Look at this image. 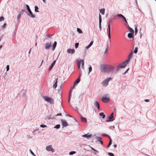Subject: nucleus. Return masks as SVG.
Wrapping results in <instances>:
<instances>
[{"label":"nucleus","mask_w":156,"mask_h":156,"mask_svg":"<svg viewBox=\"0 0 156 156\" xmlns=\"http://www.w3.org/2000/svg\"><path fill=\"white\" fill-rule=\"evenodd\" d=\"M115 67L113 66L107 64H101L100 65V70L102 72L116 73L119 71L116 72V69L115 70Z\"/></svg>","instance_id":"f257e3e1"},{"label":"nucleus","mask_w":156,"mask_h":156,"mask_svg":"<svg viewBox=\"0 0 156 156\" xmlns=\"http://www.w3.org/2000/svg\"><path fill=\"white\" fill-rule=\"evenodd\" d=\"M130 59L128 58L122 63L119 64L116 67V72L119 71L121 68H124L127 66Z\"/></svg>","instance_id":"f03ea898"},{"label":"nucleus","mask_w":156,"mask_h":156,"mask_svg":"<svg viewBox=\"0 0 156 156\" xmlns=\"http://www.w3.org/2000/svg\"><path fill=\"white\" fill-rule=\"evenodd\" d=\"M112 79V78L111 77H108L102 81L101 84L103 86L106 87L108 85L109 81Z\"/></svg>","instance_id":"7ed1b4c3"},{"label":"nucleus","mask_w":156,"mask_h":156,"mask_svg":"<svg viewBox=\"0 0 156 156\" xmlns=\"http://www.w3.org/2000/svg\"><path fill=\"white\" fill-rule=\"evenodd\" d=\"M43 97L45 101L49 102L51 104L54 103V101L51 98L45 96H44Z\"/></svg>","instance_id":"20e7f679"},{"label":"nucleus","mask_w":156,"mask_h":156,"mask_svg":"<svg viewBox=\"0 0 156 156\" xmlns=\"http://www.w3.org/2000/svg\"><path fill=\"white\" fill-rule=\"evenodd\" d=\"M114 113L113 112L110 115L108 116V119L107 120L105 121L106 122H109L113 121L114 120Z\"/></svg>","instance_id":"39448f33"},{"label":"nucleus","mask_w":156,"mask_h":156,"mask_svg":"<svg viewBox=\"0 0 156 156\" xmlns=\"http://www.w3.org/2000/svg\"><path fill=\"white\" fill-rule=\"evenodd\" d=\"M46 149L48 151H51L54 152L55 151V150L52 147L51 145H49L46 147Z\"/></svg>","instance_id":"423d86ee"},{"label":"nucleus","mask_w":156,"mask_h":156,"mask_svg":"<svg viewBox=\"0 0 156 156\" xmlns=\"http://www.w3.org/2000/svg\"><path fill=\"white\" fill-rule=\"evenodd\" d=\"M109 100V99L108 98H107L106 95H104L102 98V101L104 102L107 103Z\"/></svg>","instance_id":"0eeeda50"},{"label":"nucleus","mask_w":156,"mask_h":156,"mask_svg":"<svg viewBox=\"0 0 156 156\" xmlns=\"http://www.w3.org/2000/svg\"><path fill=\"white\" fill-rule=\"evenodd\" d=\"M52 45L51 42L46 43L44 46V48L46 49H49L51 47Z\"/></svg>","instance_id":"6e6552de"},{"label":"nucleus","mask_w":156,"mask_h":156,"mask_svg":"<svg viewBox=\"0 0 156 156\" xmlns=\"http://www.w3.org/2000/svg\"><path fill=\"white\" fill-rule=\"evenodd\" d=\"M61 121L62 122V124L63 126V128L66 127L68 126V124L66 120L61 119Z\"/></svg>","instance_id":"1a4fd4ad"},{"label":"nucleus","mask_w":156,"mask_h":156,"mask_svg":"<svg viewBox=\"0 0 156 156\" xmlns=\"http://www.w3.org/2000/svg\"><path fill=\"white\" fill-rule=\"evenodd\" d=\"M99 28L100 30H101V23L102 22L101 16L100 14L99 15Z\"/></svg>","instance_id":"9d476101"},{"label":"nucleus","mask_w":156,"mask_h":156,"mask_svg":"<svg viewBox=\"0 0 156 156\" xmlns=\"http://www.w3.org/2000/svg\"><path fill=\"white\" fill-rule=\"evenodd\" d=\"M94 136L96 137L97 142H99L102 145L103 144V142L101 140L102 139V138L100 137H98L96 136V135H94Z\"/></svg>","instance_id":"9b49d317"},{"label":"nucleus","mask_w":156,"mask_h":156,"mask_svg":"<svg viewBox=\"0 0 156 156\" xmlns=\"http://www.w3.org/2000/svg\"><path fill=\"white\" fill-rule=\"evenodd\" d=\"M67 51L68 54H73L75 52V50L74 49L69 48L67 49Z\"/></svg>","instance_id":"f8f14e48"},{"label":"nucleus","mask_w":156,"mask_h":156,"mask_svg":"<svg viewBox=\"0 0 156 156\" xmlns=\"http://www.w3.org/2000/svg\"><path fill=\"white\" fill-rule=\"evenodd\" d=\"M56 60H55L51 63V65H50V66L49 67V69H48V70L49 71L51 70L52 69V68H53V66L55 65V63H56Z\"/></svg>","instance_id":"ddd939ff"},{"label":"nucleus","mask_w":156,"mask_h":156,"mask_svg":"<svg viewBox=\"0 0 156 156\" xmlns=\"http://www.w3.org/2000/svg\"><path fill=\"white\" fill-rule=\"evenodd\" d=\"M58 78H55V82L54 84H53V87L54 89L56 88L57 86V83H58Z\"/></svg>","instance_id":"4468645a"},{"label":"nucleus","mask_w":156,"mask_h":156,"mask_svg":"<svg viewBox=\"0 0 156 156\" xmlns=\"http://www.w3.org/2000/svg\"><path fill=\"white\" fill-rule=\"evenodd\" d=\"M81 75V74H80V76L79 78L77 79L74 82V85H76L77 84H78L80 81V76Z\"/></svg>","instance_id":"2eb2a0df"},{"label":"nucleus","mask_w":156,"mask_h":156,"mask_svg":"<svg viewBox=\"0 0 156 156\" xmlns=\"http://www.w3.org/2000/svg\"><path fill=\"white\" fill-rule=\"evenodd\" d=\"M94 105L97 107L98 109L100 110V105L98 102L95 101L94 103Z\"/></svg>","instance_id":"dca6fc26"},{"label":"nucleus","mask_w":156,"mask_h":156,"mask_svg":"<svg viewBox=\"0 0 156 156\" xmlns=\"http://www.w3.org/2000/svg\"><path fill=\"white\" fill-rule=\"evenodd\" d=\"M92 136V135L91 134H89V135H87V134L83 135L82 136L83 137L86 138L87 139H88L89 138H91Z\"/></svg>","instance_id":"f3484780"},{"label":"nucleus","mask_w":156,"mask_h":156,"mask_svg":"<svg viewBox=\"0 0 156 156\" xmlns=\"http://www.w3.org/2000/svg\"><path fill=\"white\" fill-rule=\"evenodd\" d=\"M80 119L81 121L82 122H87V119L86 118H84L82 117V116H81Z\"/></svg>","instance_id":"a211bd4d"},{"label":"nucleus","mask_w":156,"mask_h":156,"mask_svg":"<svg viewBox=\"0 0 156 156\" xmlns=\"http://www.w3.org/2000/svg\"><path fill=\"white\" fill-rule=\"evenodd\" d=\"M57 44V42L56 41H55L54 42V44L53 45V46H52V50L53 51H54L55 50V48Z\"/></svg>","instance_id":"6ab92c4d"},{"label":"nucleus","mask_w":156,"mask_h":156,"mask_svg":"<svg viewBox=\"0 0 156 156\" xmlns=\"http://www.w3.org/2000/svg\"><path fill=\"white\" fill-rule=\"evenodd\" d=\"M28 12L29 13V14H28V15L30 17L32 18H35V16L34 14H33L31 11L29 12Z\"/></svg>","instance_id":"aec40b11"},{"label":"nucleus","mask_w":156,"mask_h":156,"mask_svg":"<svg viewBox=\"0 0 156 156\" xmlns=\"http://www.w3.org/2000/svg\"><path fill=\"white\" fill-rule=\"evenodd\" d=\"M112 23L111 21H110L109 23L108 24V33H111V26L110 24Z\"/></svg>","instance_id":"412c9836"},{"label":"nucleus","mask_w":156,"mask_h":156,"mask_svg":"<svg viewBox=\"0 0 156 156\" xmlns=\"http://www.w3.org/2000/svg\"><path fill=\"white\" fill-rule=\"evenodd\" d=\"M51 115H50L49 116H46L44 119H48V120H50V119H54V118H51Z\"/></svg>","instance_id":"4be33fe9"},{"label":"nucleus","mask_w":156,"mask_h":156,"mask_svg":"<svg viewBox=\"0 0 156 156\" xmlns=\"http://www.w3.org/2000/svg\"><path fill=\"white\" fill-rule=\"evenodd\" d=\"M82 60L78 61L77 63V65L79 69L80 68L81 64V63Z\"/></svg>","instance_id":"5701e85b"},{"label":"nucleus","mask_w":156,"mask_h":156,"mask_svg":"<svg viewBox=\"0 0 156 156\" xmlns=\"http://www.w3.org/2000/svg\"><path fill=\"white\" fill-rule=\"evenodd\" d=\"M133 33H128V37L130 38H133Z\"/></svg>","instance_id":"b1692460"},{"label":"nucleus","mask_w":156,"mask_h":156,"mask_svg":"<svg viewBox=\"0 0 156 156\" xmlns=\"http://www.w3.org/2000/svg\"><path fill=\"white\" fill-rule=\"evenodd\" d=\"M128 28L129 29V31L130 32V33L134 34V30L132 28H131L129 26L128 27Z\"/></svg>","instance_id":"393cba45"},{"label":"nucleus","mask_w":156,"mask_h":156,"mask_svg":"<svg viewBox=\"0 0 156 156\" xmlns=\"http://www.w3.org/2000/svg\"><path fill=\"white\" fill-rule=\"evenodd\" d=\"M99 115L102 117V119H104L105 117V115L103 112H101L99 114Z\"/></svg>","instance_id":"a878e982"},{"label":"nucleus","mask_w":156,"mask_h":156,"mask_svg":"<svg viewBox=\"0 0 156 156\" xmlns=\"http://www.w3.org/2000/svg\"><path fill=\"white\" fill-rule=\"evenodd\" d=\"M38 7L37 6H35L34 7V11L36 12H39Z\"/></svg>","instance_id":"bb28decb"},{"label":"nucleus","mask_w":156,"mask_h":156,"mask_svg":"<svg viewBox=\"0 0 156 156\" xmlns=\"http://www.w3.org/2000/svg\"><path fill=\"white\" fill-rule=\"evenodd\" d=\"M100 12L101 14L104 15L105 14V9H100Z\"/></svg>","instance_id":"cd10ccee"},{"label":"nucleus","mask_w":156,"mask_h":156,"mask_svg":"<svg viewBox=\"0 0 156 156\" xmlns=\"http://www.w3.org/2000/svg\"><path fill=\"white\" fill-rule=\"evenodd\" d=\"M81 64H82V66H81L82 69H84V61L83 60H82Z\"/></svg>","instance_id":"c85d7f7f"},{"label":"nucleus","mask_w":156,"mask_h":156,"mask_svg":"<svg viewBox=\"0 0 156 156\" xmlns=\"http://www.w3.org/2000/svg\"><path fill=\"white\" fill-rule=\"evenodd\" d=\"M133 52L132 51L129 54L128 56V58L131 59L132 57Z\"/></svg>","instance_id":"c756f323"},{"label":"nucleus","mask_w":156,"mask_h":156,"mask_svg":"<svg viewBox=\"0 0 156 156\" xmlns=\"http://www.w3.org/2000/svg\"><path fill=\"white\" fill-rule=\"evenodd\" d=\"M77 31L80 34L82 33V30L79 28H77Z\"/></svg>","instance_id":"7c9ffc66"},{"label":"nucleus","mask_w":156,"mask_h":156,"mask_svg":"<svg viewBox=\"0 0 156 156\" xmlns=\"http://www.w3.org/2000/svg\"><path fill=\"white\" fill-rule=\"evenodd\" d=\"M135 35H136V34L138 32V30H137V26L135 25Z\"/></svg>","instance_id":"2f4dec72"},{"label":"nucleus","mask_w":156,"mask_h":156,"mask_svg":"<svg viewBox=\"0 0 156 156\" xmlns=\"http://www.w3.org/2000/svg\"><path fill=\"white\" fill-rule=\"evenodd\" d=\"M60 124H58L56 125L54 127V128L58 129L60 128Z\"/></svg>","instance_id":"473e14b6"},{"label":"nucleus","mask_w":156,"mask_h":156,"mask_svg":"<svg viewBox=\"0 0 156 156\" xmlns=\"http://www.w3.org/2000/svg\"><path fill=\"white\" fill-rule=\"evenodd\" d=\"M76 153V151H71L69 153V154L70 155H73Z\"/></svg>","instance_id":"72a5a7b5"},{"label":"nucleus","mask_w":156,"mask_h":156,"mask_svg":"<svg viewBox=\"0 0 156 156\" xmlns=\"http://www.w3.org/2000/svg\"><path fill=\"white\" fill-rule=\"evenodd\" d=\"M92 68L91 66H90L89 67L88 69V74H89L92 71Z\"/></svg>","instance_id":"f704fd0d"},{"label":"nucleus","mask_w":156,"mask_h":156,"mask_svg":"<svg viewBox=\"0 0 156 156\" xmlns=\"http://www.w3.org/2000/svg\"><path fill=\"white\" fill-rule=\"evenodd\" d=\"M4 20V18L3 16L0 17V22H2Z\"/></svg>","instance_id":"c9c22d12"},{"label":"nucleus","mask_w":156,"mask_h":156,"mask_svg":"<svg viewBox=\"0 0 156 156\" xmlns=\"http://www.w3.org/2000/svg\"><path fill=\"white\" fill-rule=\"evenodd\" d=\"M137 49H138V48L137 47H136L135 48V50H134L133 52L135 54L137 52V51H138Z\"/></svg>","instance_id":"e433bc0d"},{"label":"nucleus","mask_w":156,"mask_h":156,"mask_svg":"<svg viewBox=\"0 0 156 156\" xmlns=\"http://www.w3.org/2000/svg\"><path fill=\"white\" fill-rule=\"evenodd\" d=\"M79 45V43H76L75 44V46L76 48H78Z\"/></svg>","instance_id":"4c0bfd02"},{"label":"nucleus","mask_w":156,"mask_h":156,"mask_svg":"<svg viewBox=\"0 0 156 156\" xmlns=\"http://www.w3.org/2000/svg\"><path fill=\"white\" fill-rule=\"evenodd\" d=\"M129 69V68H128L123 73H122L123 75H125L128 72Z\"/></svg>","instance_id":"58836bf2"},{"label":"nucleus","mask_w":156,"mask_h":156,"mask_svg":"<svg viewBox=\"0 0 156 156\" xmlns=\"http://www.w3.org/2000/svg\"><path fill=\"white\" fill-rule=\"evenodd\" d=\"M108 155L109 156H115L114 154L113 153L111 152L108 153Z\"/></svg>","instance_id":"ea45409f"},{"label":"nucleus","mask_w":156,"mask_h":156,"mask_svg":"<svg viewBox=\"0 0 156 156\" xmlns=\"http://www.w3.org/2000/svg\"><path fill=\"white\" fill-rule=\"evenodd\" d=\"M40 127L42 128H45V127H47V126L46 125L41 124L40 125Z\"/></svg>","instance_id":"a19ab883"},{"label":"nucleus","mask_w":156,"mask_h":156,"mask_svg":"<svg viewBox=\"0 0 156 156\" xmlns=\"http://www.w3.org/2000/svg\"><path fill=\"white\" fill-rule=\"evenodd\" d=\"M90 148L91 149V150H93L94 151H95L97 153L98 152V151H97L96 149H94V148H93L92 147H90Z\"/></svg>","instance_id":"79ce46f5"},{"label":"nucleus","mask_w":156,"mask_h":156,"mask_svg":"<svg viewBox=\"0 0 156 156\" xmlns=\"http://www.w3.org/2000/svg\"><path fill=\"white\" fill-rule=\"evenodd\" d=\"M102 135L103 136H106L108 137H109V136L106 134H102Z\"/></svg>","instance_id":"37998d69"},{"label":"nucleus","mask_w":156,"mask_h":156,"mask_svg":"<svg viewBox=\"0 0 156 156\" xmlns=\"http://www.w3.org/2000/svg\"><path fill=\"white\" fill-rule=\"evenodd\" d=\"M30 151L31 154L34 156H36L35 154L33 153V152L31 150H30Z\"/></svg>","instance_id":"c03bdc74"},{"label":"nucleus","mask_w":156,"mask_h":156,"mask_svg":"<svg viewBox=\"0 0 156 156\" xmlns=\"http://www.w3.org/2000/svg\"><path fill=\"white\" fill-rule=\"evenodd\" d=\"M126 23H127V20L126 19V18L123 16V17L122 18Z\"/></svg>","instance_id":"a18cd8bd"},{"label":"nucleus","mask_w":156,"mask_h":156,"mask_svg":"<svg viewBox=\"0 0 156 156\" xmlns=\"http://www.w3.org/2000/svg\"><path fill=\"white\" fill-rule=\"evenodd\" d=\"M126 23H127V20L126 19V18L123 16V17L122 18Z\"/></svg>","instance_id":"49530a36"},{"label":"nucleus","mask_w":156,"mask_h":156,"mask_svg":"<svg viewBox=\"0 0 156 156\" xmlns=\"http://www.w3.org/2000/svg\"><path fill=\"white\" fill-rule=\"evenodd\" d=\"M25 11L24 10H22L20 12V13H19L20 14H21V15H22V14H23V12H25Z\"/></svg>","instance_id":"de8ad7c7"},{"label":"nucleus","mask_w":156,"mask_h":156,"mask_svg":"<svg viewBox=\"0 0 156 156\" xmlns=\"http://www.w3.org/2000/svg\"><path fill=\"white\" fill-rule=\"evenodd\" d=\"M112 143L111 142H109L108 144L107 145V148H109L111 146V145L112 144Z\"/></svg>","instance_id":"09e8293b"},{"label":"nucleus","mask_w":156,"mask_h":156,"mask_svg":"<svg viewBox=\"0 0 156 156\" xmlns=\"http://www.w3.org/2000/svg\"><path fill=\"white\" fill-rule=\"evenodd\" d=\"M117 16L118 17L120 18H122L123 16V15L121 14H118Z\"/></svg>","instance_id":"8fccbe9b"},{"label":"nucleus","mask_w":156,"mask_h":156,"mask_svg":"<svg viewBox=\"0 0 156 156\" xmlns=\"http://www.w3.org/2000/svg\"><path fill=\"white\" fill-rule=\"evenodd\" d=\"M46 36L48 38H51V36L49 34H47L46 35Z\"/></svg>","instance_id":"3c124183"},{"label":"nucleus","mask_w":156,"mask_h":156,"mask_svg":"<svg viewBox=\"0 0 156 156\" xmlns=\"http://www.w3.org/2000/svg\"><path fill=\"white\" fill-rule=\"evenodd\" d=\"M9 69V65H8L6 66V71H8Z\"/></svg>","instance_id":"603ef678"},{"label":"nucleus","mask_w":156,"mask_h":156,"mask_svg":"<svg viewBox=\"0 0 156 156\" xmlns=\"http://www.w3.org/2000/svg\"><path fill=\"white\" fill-rule=\"evenodd\" d=\"M93 41H91L89 44L88 45L90 47L93 44Z\"/></svg>","instance_id":"864d4df0"},{"label":"nucleus","mask_w":156,"mask_h":156,"mask_svg":"<svg viewBox=\"0 0 156 156\" xmlns=\"http://www.w3.org/2000/svg\"><path fill=\"white\" fill-rule=\"evenodd\" d=\"M21 16V14H20L19 13V14L18 15V16H17V19L18 20H19L20 19V17Z\"/></svg>","instance_id":"5fc2aeb1"},{"label":"nucleus","mask_w":156,"mask_h":156,"mask_svg":"<svg viewBox=\"0 0 156 156\" xmlns=\"http://www.w3.org/2000/svg\"><path fill=\"white\" fill-rule=\"evenodd\" d=\"M26 7L27 10L30 9L29 6L28 5H26Z\"/></svg>","instance_id":"6e6d98bb"},{"label":"nucleus","mask_w":156,"mask_h":156,"mask_svg":"<svg viewBox=\"0 0 156 156\" xmlns=\"http://www.w3.org/2000/svg\"><path fill=\"white\" fill-rule=\"evenodd\" d=\"M108 38L109 39H110L111 38V33H108Z\"/></svg>","instance_id":"4d7b16f0"},{"label":"nucleus","mask_w":156,"mask_h":156,"mask_svg":"<svg viewBox=\"0 0 156 156\" xmlns=\"http://www.w3.org/2000/svg\"><path fill=\"white\" fill-rule=\"evenodd\" d=\"M27 137L28 139H31L32 138V137L29 135H27Z\"/></svg>","instance_id":"13d9d810"},{"label":"nucleus","mask_w":156,"mask_h":156,"mask_svg":"<svg viewBox=\"0 0 156 156\" xmlns=\"http://www.w3.org/2000/svg\"><path fill=\"white\" fill-rule=\"evenodd\" d=\"M72 91V90L71 89L70 90V92H69V97H71Z\"/></svg>","instance_id":"bf43d9fd"},{"label":"nucleus","mask_w":156,"mask_h":156,"mask_svg":"<svg viewBox=\"0 0 156 156\" xmlns=\"http://www.w3.org/2000/svg\"><path fill=\"white\" fill-rule=\"evenodd\" d=\"M7 24L6 23H5L2 26V28H4L5 27V26Z\"/></svg>","instance_id":"052dcab7"},{"label":"nucleus","mask_w":156,"mask_h":156,"mask_svg":"<svg viewBox=\"0 0 156 156\" xmlns=\"http://www.w3.org/2000/svg\"><path fill=\"white\" fill-rule=\"evenodd\" d=\"M62 115V114L61 113H59L55 115L56 116H61Z\"/></svg>","instance_id":"680f3d73"},{"label":"nucleus","mask_w":156,"mask_h":156,"mask_svg":"<svg viewBox=\"0 0 156 156\" xmlns=\"http://www.w3.org/2000/svg\"><path fill=\"white\" fill-rule=\"evenodd\" d=\"M90 47L89 45H88L87 46H86L85 47V48L87 49L88 48H89Z\"/></svg>","instance_id":"e2e57ef3"},{"label":"nucleus","mask_w":156,"mask_h":156,"mask_svg":"<svg viewBox=\"0 0 156 156\" xmlns=\"http://www.w3.org/2000/svg\"><path fill=\"white\" fill-rule=\"evenodd\" d=\"M144 101L146 102H148L149 101V100L148 99H145L144 100Z\"/></svg>","instance_id":"0e129e2a"},{"label":"nucleus","mask_w":156,"mask_h":156,"mask_svg":"<svg viewBox=\"0 0 156 156\" xmlns=\"http://www.w3.org/2000/svg\"><path fill=\"white\" fill-rule=\"evenodd\" d=\"M108 138H109V142H111L112 143V140L110 137L109 136V137H108Z\"/></svg>","instance_id":"69168bd1"},{"label":"nucleus","mask_w":156,"mask_h":156,"mask_svg":"<svg viewBox=\"0 0 156 156\" xmlns=\"http://www.w3.org/2000/svg\"><path fill=\"white\" fill-rule=\"evenodd\" d=\"M70 98H71V97H69V98H68V102H69V103H70Z\"/></svg>","instance_id":"338daca9"},{"label":"nucleus","mask_w":156,"mask_h":156,"mask_svg":"<svg viewBox=\"0 0 156 156\" xmlns=\"http://www.w3.org/2000/svg\"><path fill=\"white\" fill-rule=\"evenodd\" d=\"M66 116H67L70 117H72L71 115H70L68 114H66Z\"/></svg>","instance_id":"774afa93"}]
</instances>
